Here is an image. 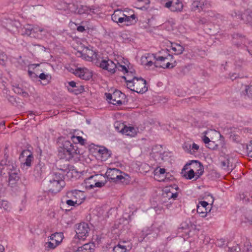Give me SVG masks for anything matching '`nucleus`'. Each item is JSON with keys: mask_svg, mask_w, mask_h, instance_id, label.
<instances>
[{"mask_svg": "<svg viewBox=\"0 0 252 252\" xmlns=\"http://www.w3.org/2000/svg\"><path fill=\"white\" fill-rule=\"evenodd\" d=\"M33 160V156H31L29 158H25V160L24 161L22 162L23 167L25 166H26L27 167H30L32 165V162Z\"/></svg>", "mask_w": 252, "mask_h": 252, "instance_id": "nucleus-39", "label": "nucleus"}, {"mask_svg": "<svg viewBox=\"0 0 252 252\" xmlns=\"http://www.w3.org/2000/svg\"><path fill=\"white\" fill-rule=\"evenodd\" d=\"M127 84V87L131 91L137 93H143L147 91L146 81L141 78H133V81Z\"/></svg>", "mask_w": 252, "mask_h": 252, "instance_id": "nucleus-7", "label": "nucleus"}, {"mask_svg": "<svg viewBox=\"0 0 252 252\" xmlns=\"http://www.w3.org/2000/svg\"><path fill=\"white\" fill-rule=\"evenodd\" d=\"M61 181H64L63 174L60 173L55 172L52 174L49 181L61 182Z\"/></svg>", "mask_w": 252, "mask_h": 252, "instance_id": "nucleus-29", "label": "nucleus"}, {"mask_svg": "<svg viewBox=\"0 0 252 252\" xmlns=\"http://www.w3.org/2000/svg\"><path fill=\"white\" fill-rule=\"evenodd\" d=\"M63 238V235L62 233H55L51 235L50 239L53 242H55V243H57V244L60 245V243L62 242Z\"/></svg>", "mask_w": 252, "mask_h": 252, "instance_id": "nucleus-26", "label": "nucleus"}, {"mask_svg": "<svg viewBox=\"0 0 252 252\" xmlns=\"http://www.w3.org/2000/svg\"><path fill=\"white\" fill-rule=\"evenodd\" d=\"M28 74L31 77H32V78H36L37 76V75L34 72H33L31 70H28Z\"/></svg>", "mask_w": 252, "mask_h": 252, "instance_id": "nucleus-51", "label": "nucleus"}, {"mask_svg": "<svg viewBox=\"0 0 252 252\" xmlns=\"http://www.w3.org/2000/svg\"><path fill=\"white\" fill-rule=\"evenodd\" d=\"M171 49L176 55H180L183 53L185 48L177 43H171Z\"/></svg>", "mask_w": 252, "mask_h": 252, "instance_id": "nucleus-27", "label": "nucleus"}, {"mask_svg": "<svg viewBox=\"0 0 252 252\" xmlns=\"http://www.w3.org/2000/svg\"><path fill=\"white\" fill-rule=\"evenodd\" d=\"M48 34V31L37 25L26 24L22 29V34L37 39H42Z\"/></svg>", "mask_w": 252, "mask_h": 252, "instance_id": "nucleus-2", "label": "nucleus"}, {"mask_svg": "<svg viewBox=\"0 0 252 252\" xmlns=\"http://www.w3.org/2000/svg\"><path fill=\"white\" fill-rule=\"evenodd\" d=\"M210 4L205 0H194L191 4V9L193 11L205 10L206 9L209 8Z\"/></svg>", "mask_w": 252, "mask_h": 252, "instance_id": "nucleus-14", "label": "nucleus"}, {"mask_svg": "<svg viewBox=\"0 0 252 252\" xmlns=\"http://www.w3.org/2000/svg\"><path fill=\"white\" fill-rule=\"evenodd\" d=\"M13 90L16 94H21L22 96L24 97H28L29 96L28 93L24 91L22 88L18 86H13Z\"/></svg>", "mask_w": 252, "mask_h": 252, "instance_id": "nucleus-30", "label": "nucleus"}, {"mask_svg": "<svg viewBox=\"0 0 252 252\" xmlns=\"http://www.w3.org/2000/svg\"><path fill=\"white\" fill-rule=\"evenodd\" d=\"M230 77L232 80H233L234 78H236V76L234 77L233 75H232Z\"/></svg>", "mask_w": 252, "mask_h": 252, "instance_id": "nucleus-61", "label": "nucleus"}, {"mask_svg": "<svg viewBox=\"0 0 252 252\" xmlns=\"http://www.w3.org/2000/svg\"><path fill=\"white\" fill-rule=\"evenodd\" d=\"M157 58L154 54H146L142 56L141 58V64L144 65L146 67H150L153 64H154V63L157 60Z\"/></svg>", "mask_w": 252, "mask_h": 252, "instance_id": "nucleus-15", "label": "nucleus"}, {"mask_svg": "<svg viewBox=\"0 0 252 252\" xmlns=\"http://www.w3.org/2000/svg\"><path fill=\"white\" fill-rule=\"evenodd\" d=\"M195 173H194L193 171V170H191V169H189V170L187 171H185V173H184V177L189 180L192 179L193 178H194L195 180H196V175Z\"/></svg>", "mask_w": 252, "mask_h": 252, "instance_id": "nucleus-36", "label": "nucleus"}, {"mask_svg": "<svg viewBox=\"0 0 252 252\" xmlns=\"http://www.w3.org/2000/svg\"><path fill=\"white\" fill-rule=\"evenodd\" d=\"M124 12L120 10H115L111 16L112 20L117 23H123Z\"/></svg>", "mask_w": 252, "mask_h": 252, "instance_id": "nucleus-23", "label": "nucleus"}, {"mask_svg": "<svg viewBox=\"0 0 252 252\" xmlns=\"http://www.w3.org/2000/svg\"><path fill=\"white\" fill-rule=\"evenodd\" d=\"M242 19L246 23L252 22V12L247 11L242 15Z\"/></svg>", "mask_w": 252, "mask_h": 252, "instance_id": "nucleus-34", "label": "nucleus"}, {"mask_svg": "<svg viewBox=\"0 0 252 252\" xmlns=\"http://www.w3.org/2000/svg\"><path fill=\"white\" fill-rule=\"evenodd\" d=\"M94 247L93 243H87L79 247L76 252H92Z\"/></svg>", "mask_w": 252, "mask_h": 252, "instance_id": "nucleus-24", "label": "nucleus"}, {"mask_svg": "<svg viewBox=\"0 0 252 252\" xmlns=\"http://www.w3.org/2000/svg\"><path fill=\"white\" fill-rule=\"evenodd\" d=\"M167 8L173 12H180L183 8V4L180 0H170Z\"/></svg>", "mask_w": 252, "mask_h": 252, "instance_id": "nucleus-20", "label": "nucleus"}, {"mask_svg": "<svg viewBox=\"0 0 252 252\" xmlns=\"http://www.w3.org/2000/svg\"><path fill=\"white\" fill-rule=\"evenodd\" d=\"M208 205V202L206 201H200L197 207H200L201 208H206V207Z\"/></svg>", "mask_w": 252, "mask_h": 252, "instance_id": "nucleus-48", "label": "nucleus"}, {"mask_svg": "<svg viewBox=\"0 0 252 252\" xmlns=\"http://www.w3.org/2000/svg\"><path fill=\"white\" fill-rule=\"evenodd\" d=\"M78 53L82 58L88 61H93L97 59L96 53L87 47H84Z\"/></svg>", "mask_w": 252, "mask_h": 252, "instance_id": "nucleus-13", "label": "nucleus"}, {"mask_svg": "<svg viewBox=\"0 0 252 252\" xmlns=\"http://www.w3.org/2000/svg\"><path fill=\"white\" fill-rule=\"evenodd\" d=\"M175 63L176 62L174 61L173 56L168 54L166 57H157V60L154 63V65L157 67L171 68L175 66Z\"/></svg>", "mask_w": 252, "mask_h": 252, "instance_id": "nucleus-8", "label": "nucleus"}, {"mask_svg": "<svg viewBox=\"0 0 252 252\" xmlns=\"http://www.w3.org/2000/svg\"><path fill=\"white\" fill-rule=\"evenodd\" d=\"M240 248L238 246H233L231 248H229V252H239Z\"/></svg>", "mask_w": 252, "mask_h": 252, "instance_id": "nucleus-46", "label": "nucleus"}, {"mask_svg": "<svg viewBox=\"0 0 252 252\" xmlns=\"http://www.w3.org/2000/svg\"><path fill=\"white\" fill-rule=\"evenodd\" d=\"M105 151V150H101V149H99L98 152L100 153H102V154H104V152Z\"/></svg>", "mask_w": 252, "mask_h": 252, "instance_id": "nucleus-58", "label": "nucleus"}, {"mask_svg": "<svg viewBox=\"0 0 252 252\" xmlns=\"http://www.w3.org/2000/svg\"><path fill=\"white\" fill-rule=\"evenodd\" d=\"M183 148L186 153L194 155L198 152L199 146L194 142H187L184 143Z\"/></svg>", "mask_w": 252, "mask_h": 252, "instance_id": "nucleus-17", "label": "nucleus"}, {"mask_svg": "<svg viewBox=\"0 0 252 252\" xmlns=\"http://www.w3.org/2000/svg\"><path fill=\"white\" fill-rule=\"evenodd\" d=\"M4 251V247L2 245L0 244V252H3Z\"/></svg>", "mask_w": 252, "mask_h": 252, "instance_id": "nucleus-56", "label": "nucleus"}, {"mask_svg": "<svg viewBox=\"0 0 252 252\" xmlns=\"http://www.w3.org/2000/svg\"><path fill=\"white\" fill-rule=\"evenodd\" d=\"M246 220H245V222L249 223L250 224H252V215L251 216H246L245 217Z\"/></svg>", "mask_w": 252, "mask_h": 252, "instance_id": "nucleus-49", "label": "nucleus"}, {"mask_svg": "<svg viewBox=\"0 0 252 252\" xmlns=\"http://www.w3.org/2000/svg\"><path fill=\"white\" fill-rule=\"evenodd\" d=\"M90 228L88 223L82 222L76 225V236L79 239H85L88 236Z\"/></svg>", "mask_w": 252, "mask_h": 252, "instance_id": "nucleus-11", "label": "nucleus"}, {"mask_svg": "<svg viewBox=\"0 0 252 252\" xmlns=\"http://www.w3.org/2000/svg\"><path fill=\"white\" fill-rule=\"evenodd\" d=\"M73 73L76 76L86 80H89L92 77V72L85 67L76 68Z\"/></svg>", "mask_w": 252, "mask_h": 252, "instance_id": "nucleus-16", "label": "nucleus"}, {"mask_svg": "<svg viewBox=\"0 0 252 252\" xmlns=\"http://www.w3.org/2000/svg\"><path fill=\"white\" fill-rule=\"evenodd\" d=\"M240 197L241 199L245 201H248L251 198H252V193H250L248 191H246L241 194L240 195Z\"/></svg>", "mask_w": 252, "mask_h": 252, "instance_id": "nucleus-38", "label": "nucleus"}, {"mask_svg": "<svg viewBox=\"0 0 252 252\" xmlns=\"http://www.w3.org/2000/svg\"><path fill=\"white\" fill-rule=\"evenodd\" d=\"M165 173V170L164 168L157 169L155 171V176L156 179L159 181H164V179H159V175H161L164 177V175Z\"/></svg>", "mask_w": 252, "mask_h": 252, "instance_id": "nucleus-32", "label": "nucleus"}, {"mask_svg": "<svg viewBox=\"0 0 252 252\" xmlns=\"http://www.w3.org/2000/svg\"><path fill=\"white\" fill-rule=\"evenodd\" d=\"M211 198L212 199V200H213V197L212 196H211ZM213 203V200H212V204Z\"/></svg>", "mask_w": 252, "mask_h": 252, "instance_id": "nucleus-64", "label": "nucleus"}, {"mask_svg": "<svg viewBox=\"0 0 252 252\" xmlns=\"http://www.w3.org/2000/svg\"><path fill=\"white\" fill-rule=\"evenodd\" d=\"M249 52L252 55V51L251 50H249Z\"/></svg>", "mask_w": 252, "mask_h": 252, "instance_id": "nucleus-63", "label": "nucleus"}, {"mask_svg": "<svg viewBox=\"0 0 252 252\" xmlns=\"http://www.w3.org/2000/svg\"><path fill=\"white\" fill-rule=\"evenodd\" d=\"M32 156V153L31 151L29 150H23L21 153L19 159L21 161H24L25 158H29Z\"/></svg>", "mask_w": 252, "mask_h": 252, "instance_id": "nucleus-33", "label": "nucleus"}, {"mask_svg": "<svg viewBox=\"0 0 252 252\" xmlns=\"http://www.w3.org/2000/svg\"><path fill=\"white\" fill-rule=\"evenodd\" d=\"M6 171L8 175L7 182L8 185L11 187L15 186L20 179L19 175V170L17 168L16 166L14 164H9L6 165Z\"/></svg>", "mask_w": 252, "mask_h": 252, "instance_id": "nucleus-9", "label": "nucleus"}, {"mask_svg": "<svg viewBox=\"0 0 252 252\" xmlns=\"http://www.w3.org/2000/svg\"><path fill=\"white\" fill-rule=\"evenodd\" d=\"M107 99L114 105H121L125 98V94L119 91H115L113 94H106Z\"/></svg>", "mask_w": 252, "mask_h": 252, "instance_id": "nucleus-10", "label": "nucleus"}, {"mask_svg": "<svg viewBox=\"0 0 252 252\" xmlns=\"http://www.w3.org/2000/svg\"><path fill=\"white\" fill-rule=\"evenodd\" d=\"M77 30L78 32H83L85 31V28L83 26H78L77 28Z\"/></svg>", "mask_w": 252, "mask_h": 252, "instance_id": "nucleus-53", "label": "nucleus"}, {"mask_svg": "<svg viewBox=\"0 0 252 252\" xmlns=\"http://www.w3.org/2000/svg\"><path fill=\"white\" fill-rule=\"evenodd\" d=\"M39 78L42 80H48V78H51V76L49 74H46L44 73H42L39 75Z\"/></svg>", "mask_w": 252, "mask_h": 252, "instance_id": "nucleus-44", "label": "nucleus"}, {"mask_svg": "<svg viewBox=\"0 0 252 252\" xmlns=\"http://www.w3.org/2000/svg\"><path fill=\"white\" fill-rule=\"evenodd\" d=\"M59 245L55 243V242H48L45 244L46 248L47 250H53L55 249Z\"/></svg>", "mask_w": 252, "mask_h": 252, "instance_id": "nucleus-40", "label": "nucleus"}, {"mask_svg": "<svg viewBox=\"0 0 252 252\" xmlns=\"http://www.w3.org/2000/svg\"><path fill=\"white\" fill-rule=\"evenodd\" d=\"M207 21H210V19L205 20L204 21L200 20V21L201 22V23H202V24L206 23Z\"/></svg>", "mask_w": 252, "mask_h": 252, "instance_id": "nucleus-60", "label": "nucleus"}, {"mask_svg": "<svg viewBox=\"0 0 252 252\" xmlns=\"http://www.w3.org/2000/svg\"><path fill=\"white\" fill-rule=\"evenodd\" d=\"M39 65V64H31V66H34V67H37Z\"/></svg>", "mask_w": 252, "mask_h": 252, "instance_id": "nucleus-59", "label": "nucleus"}, {"mask_svg": "<svg viewBox=\"0 0 252 252\" xmlns=\"http://www.w3.org/2000/svg\"><path fill=\"white\" fill-rule=\"evenodd\" d=\"M135 18V16L134 14L130 16H126L124 13L123 15V23L125 22L126 25L131 24V21H133Z\"/></svg>", "mask_w": 252, "mask_h": 252, "instance_id": "nucleus-35", "label": "nucleus"}, {"mask_svg": "<svg viewBox=\"0 0 252 252\" xmlns=\"http://www.w3.org/2000/svg\"><path fill=\"white\" fill-rule=\"evenodd\" d=\"M227 163H228V161H224L221 162V164L223 167L228 166Z\"/></svg>", "mask_w": 252, "mask_h": 252, "instance_id": "nucleus-55", "label": "nucleus"}, {"mask_svg": "<svg viewBox=\"0 0 252 252\" xmlns=\"http://www.w3.org/2000/svg\"><path fill=\"white\" fill-rule=\"evenodd\" d=\"M188 166H189V169L195 173L196 179L199 178L204 172L203 165L197 160H192L189 165L187 164L184 168V170L188 169L186 167Z\"/></svg>", "mask_w": 252, "mask_h": 252, "instance_id": "nucleus-12", "label": "nucleus"}, {"mask_svg": "<svg viewBox=\"0 0 252 252\" xmlns=\"http://www.w3.org/2000/svg\"><path fill=\"white\" fill-rule=\"evenodd\" d=\"M233 38V42L236 44L237 45L246 44V39H245V38L244 37L241 36V35H239L238 34L234 35Z\"/></svg>", "mask_w": 252, "mask_h": 252, "instance_id": "nucleus-31", "label": "nucleus"}, {"mask_svg": "<svg viewBox=\"0 0 252 252\" xmlns=\"http://www.w3.org/2000/svg\"><path fill=\"white\" fill-rule=\"evenodd\" d=\"M106 183L105 177L102 175L95 174L91 176L84 180V186L87 189H94V187L101 188Z\"/></svg>", "mask_w": 252, "mask_h": 252, "instance_id": "nucleus-6", "label": "nucleus"}, {"mask_svg": "<svg viewBox=\"0 0 252 252\" xmlns=\"http://www.w3.org/2000/svg\"><path fill=\"white\" fill-rule=\"evenodd\" d=\"M71 139L73 143L80 144L81 145H85L86 144V139L83 138L81 136L73 135L71 137Z\"/></svg>", "mask_w": 252, "mask_h": 252, "instance_id": "nucleus-28", "label": "nucleus"}, {"mask_svg": "<svg viewBox=\"0 0 252 252\" xmlns=\"http://www.w3.org/2000/svg\"><path fill=\"white\" fill-rule=\"evenodd\" d=\"M0 208L3 209L6 212H9L11 209L10 204L5 200L0 201Z\"/></svg>", "mask_w": 252, "mask_h": 252, "instance_id": "nucleus-37", "label": "nucleus"}, {"mask_svg": "<svg viewBox=\"0 0 252 252\" xmlns=\"http://www.w3.org/2000/svg\"><path fill=\"white\" fill-rule=\"evenodd\" d=\"M121 126L122 127L121 129H119L118 127H116V128H118V130L122 133L131 137H133L136 134L137 130L134 127L132 126H125L123 124L121 125Z\"/></svg>", "mask_w": 252, "mask_h": 252, "instance_id": "nucleus-19", "label": "nucleus"}, {"mask_svg": "<svg viewBox=\"0 0 252 252\" xmlns=\"http://www.w3.org/2000/svg\"><path fill=\"white\" fill-rule=\"evenodd\" d=\"M160 1L165 7L167 8L169 5L170 0H160Z\"/></svg>", "mask_w": 252, "mask_h": 252, "instance_id": "nucleus-47", "label": "nucleus"}, {"mask_svg": "<svg viewBox=\"0 0 252 252\" xmlns=\"http://www.w3.org/2000/svg\"><path fill=\"white\" fill-rule=\"evenodd\" d=\"M18 25H19V23L18 22L10 21V23L7 25L6 29L11 33L14 34L18 31Z\"/></svg>", "mask_w": 252, "mask_h": 252, "instance_id": "nucleus-25", "label": "nucleus"}, {"mask_svg": "<svg viewBox=\"0 0 252 252\" xmlns=\"http://www.w3.org/2000/svg\"><path fill=\"white\" fill-rule=\"evenodd\" d=\"M68 84L70 87H71L72 88L76 87V83L74 81H70V82H68Z\"/></svg>", "mask_w": 252, "mask_h": 252, "instance_id": "nucleus-54", "label": "nucleus"}, {"mask_svg": "<svg viewBox=\"0 0 252 252\" xmlns=\"http://www.w3.org/2000/svg\"><path fill=\"white\" fill-rule=\"evenodd\" d=\"M64 186L65 182L64 181H61V182L49 181L48 188L49 190L52 192L57 193L60 191Z\"/></svg>", "mask_w": 252, "mask_h": 252, "instance_id": "nucleus-18", "label": "nucleus"}, {"mask_svg": "<svg viewBox=\"0 0 252 252\" xmlns=\"http://www.w3.org/2000/svg\"><path fill=\"white\" fill-rule=\"evenodd\" d=\"M7 61V57L3 52H0V64L4 65Z\"/></svg>", "mask_w": 252, "mask_h": 252, "instance_id": "nucleus-42", "label": "nucleus"}, {"mask_svg": "<svg viewBox=\"0 0 252 252\" xmlns=\"http://www.w3.org/2000/svg\"><path fill=\"white\" fill-rule=\"evenodd\" d=\"M245 91L248 96L252 98V86L246 87Z\"/></svg>", "mask_w": 252, "mask_h": 252, "instance_id": "nucleus-43", "label": "nucleus"}, {"mask_svg": "<svg viewBox=\"0 0 252 252\" xmlns=\"http://www.w3.org/2000/svg\"><path fill=\"white\" fill-rule=\"evenodd\" d=\"M202 140L205 144H208L210 141V139L206 136H203Z\"/></svg>", "mask_w": 252, "mask_h": 252, "instance_id": "nucleus-52", "label": "nucleus"}, {"mask_svg": "<svg viewBox=\"0 0 252 252\" xmlns=\"http://www.w3.org/2000/svg\"><path fill=\"white\" fill-rule=\"evenodd\" d=\"M128 61L126 60V62H124V65H126V70L125 71H121L124 74H126V76H124V78L126 80V84L129 83V81L128 80H129L130 82L133 81V78H136L133 76V72L132 71L128 70V66L127 65Z\"/></svg>", "mask_w": 252, "mask_h": 252, "instance_id": "nucleus-22", "label": "nucleus"}, {"mask_svg": "<svg viewBox=\"0 0 252 252\" xmlns=\"http://www.w3.org/2000/svg\"><path fill=\"white\" fill-rule=\"evenodd\" d=\"M105 174L109 180L114 182H120L127 185L130 183L131 180L129 175L117 168L108 169Z\"/></svg>", "mask_w": 252, "mask_h": 252, "instance_id": "nucleus-4", "label": "nucleus"}, {"mask_svg": "<svg viewBox=\"0 0 252 252\" xmlns=\"http://www.w3.org/2000/svg\"><path fill=\"white\" fill-rule=\"evenodd\" d=\"M66 197L69 199L66 201V203L70 206H78L81 204L85 199L84 192L79 190H73L66 193Z\"/></svg>", "mask_w": 252, "mask_h": 252, "instance_id": "nucleus-5", "label": "nucleus"}, {"mask_svg": "<svg viewBox=\"0 0 252 252\" xmlns=\"http://www.w3.org/2000/svg\"><path fill=\"white\" fill-rule=\"evenodd\" d=\"M131 248V245L126 241L120 242L113 248L114 252H126Z\"/></svg>", "mask_w": 252, "mask_h": 252, "instance_id": "nucleus-21", "label": "nucleus"}, {"mask_svg": "<svg viewBox=\"0 0 252 252\" xmlns=\"http://www.w3.org/2000/svg\"><path fill=\"white\" fill-rule=\"evenodd\" d=\"M197 212L201 215V217H205L206 216L207 213V208L197 207Z\"/></svg>", "mask_w": 252, "mask_h": 252, "instance_id": "nucleus-41", "label": "nucleus"}, {"mask_svg": "<svg viewBox=\"0 0 252 252\" xmlns=\"http://www.w3.org/2000/svg\"><path fill=\"white\" fill-rule=\"evenodd\" d=\"M68 9L72 12L76 13V5L73 3H69L68 5Z\"/></svg>", "mask_w": 252, "mask_h": 252, "instance_id": "nucleus-45", "label": "nucleus"}, {"mask_svg": "<svg viewBox=\"0 0 252 252\" xmlns=\"http://www.w3.org/2000/svg\"><path fill=\"white\" fill-rule=\"evenodd\" d=\"M168 197L169 198H173V199H176L177 196H178V193L177 192H175V193H169V194L168 195Z\"/></svg>", "mask_w": 252, "mask_h": 252, "instance_id": "nucleus-50", "label": "nucleus"}, {"mask_svg": "<svg viewBox=\"0 0 252 252\" xmlns=\"http://www.w3.org/2000/svg\"><path fill=\"white\" fill-rule=\"evenodd\" d=\"M126 60L120 61V60H115V62L112 61L110 59H102L99 63V67L101 68L107 70L110 73L113 74L117 70L125 71L126 70V65H124V62Z\"/></svg>", "mask_w": 252, "mask_h": 252, "instance_id": "nucleus-3", "label": "nucleus"}, {"mask_svg": "<svg viewBox=\"0 0 252 252\" xmlns=\"http://www.w3.org/2000/svg\"><path fill=\"white\" fill-rule=\"evenodd\" d=\"M248 155L250 157L252 158V149L251 150H249V151H248Z\"/></svg>", "mask_w": 252, "mask_h": 252, "instance_id": "nucleus-57", "label": "nucleus"}, {"mask_svg": "<svg viewBox=\"0 0 252 252\" xmlns=\"http://www.w3.org/2000/svg\"><path fill=\"white\" fill-rule=\"evenodd\" d=\"M38 168H41L40 165L36 166V169H38Z\"/></svg>", "mask_w": 252, "mask_h": 252, "instance_id": "nucleus-62", "label": "nucleus"}, {"mask_svg": "<svg viewBox=\"0 0 252 252\" xmlns=\"http://www.w3.org/2000/svg\"><path fill=\"white\" fill-rule=\"evenodd\" d=\"M79 151L68 140H63L59 145L58 156L60 159L69 160L73 158H77Z\"/></svg>", "mask_w": 252, "mask_h": 252, "instance_id": "nucleus-1", "label": "nucleus"}]
</instances>
